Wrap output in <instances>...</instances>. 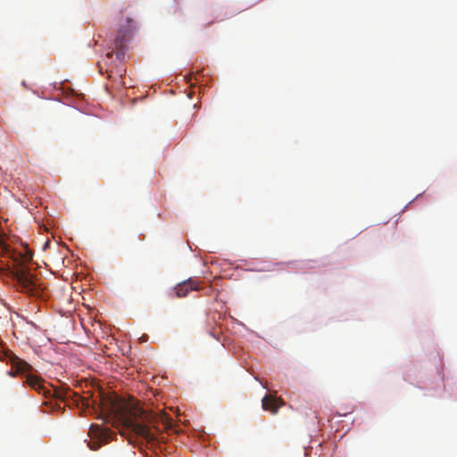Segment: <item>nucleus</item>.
I'll use <instances>...</instances> for the list:
<instances>
[{
	"instance_id": "obj_8",
	"label": "nucleus",
	"mask_w": 457,
	"mask_h": 457,
	"mask_svg": "<svg viewBox=\"0 0 457 457\" xmlns=\"http://www.w3.org/2000/svg\"><path fill=\"white\" fill-rule=\"evenodd\" d=\"M126 37L125 35H119L114 39V47L117 49L116 55L119 59H123L126 54Z\"/></svg>"
},
{
	"instance_id": "obj_10",
	"label": "nucleus",
	"mask_w": 457,
	"mask_h": 457,
	"mask_svg": "<svg viewBox=\"0 0 457 457\" xmlns=\"http://www.w3.org/2000/svg\"><path fill=\"white\" fill-rule=\"evenodd\" d=\"M112 56V53L107 54V57H108V58H111Z\"/></svg>"
},
{
	"instance_id": "obj_5",
	"label": "nucleus",
	"mask_w": 457,
	"mask_h": 457,
	"mask_svg": "<svg viewBox=\"0 0 457 457\" xmlns=\"http://www.w3.org/2000/svg\"><path fill=\"white\" fill-rule=\"evenodd\" d=\"M199 286L197 281L193 279L185 280L174 287V291L178 297H186L189 292L197 291Z\"/></svg>"
},
{
	"instance_id": "obj_7",
	"label": "nucleus",
	"mask_w": 457,
	"mask_h": 457,
	"mask_svg": "<svg viewBox=\"0 0 457 457\" xmlns=\"http://www.w3.org/2000/svg\"><path fill=\"white\" fill-rule=\"evenodd\" d=\"M26 383L29 384V386L38 391L41 392V390H44V383L41 378L36 375V373H26Z\"/></svg>"
},
{
	"instance_id": "obj_4",
	"label": "nucleus",
	"mask_w": 457,
	"mask_h": 457,
	"mask_svg": "<svg viewBox=\"0 0 457 457\" xmlns=\"http://www.w3.org/2000/svg\"><path fill=\"white\" fill-rule=\"evenodd\" d=\"M0 359L10 363L11 371H33L32 367L27 361L21 360L11 351H4L3 357L0 355Z\"/></svg>"
},
{
	"instance_id": "obj_3",
	"label": "nucleus",
	"mask_w": 457,
	"mask_h": 457,
	"mask_svg": "<svg viewBox=\"0 0 457 457\" xmlns=\"http://www.w3.org/2000/svg\"><path fill=\"white\" fill-rule=\"evenodd\" d=\"M108 433V430L102 428L98 425H91L88 433L91 437V441L87 444L89 448L93 451L99 449L101 445L106 442Z\"/></svg>"
},
{
	"instance_id": "obj_6",
	"label": "nucleus",
	"mask_w": 457,
	"mask_h": 457,
	"mask_svg": "<svg viewBox=\"0 0 457 457\" xmlns=\"http://www.w3.org/2000/svg\"><path fill=\"white\" fill-rule=\"evenodd\" d=\"M284 404L285 403L283 400L278 399L270 395H265L262 400V405L263 410L269 411L273 414L277 413L278 409Z\"/></svg>"
},
{
	"instance_id": "obj_2",
	"label": "nucleus",
	"mask_w": 457,
	"mask_h": 457,
	"mask_svg": "<svg viewBox=\"0 0 457 457\" xmlns=\"http://www.w3.org/2000/svg\"><path fill=\"white\" fill-rule=\"evenodd\" d=\"M7 254L13 262L14 267L12 275L16 280L19 289L32 296L39 295L41 288L37 284V278L30 273L27 267L32 261V252L27 246L21 245L18 248L9 250Z\"/></svg>"
},
{
	"instance_id": "obj_9",
	"label": "nucleus",
	"mask_w": 457,
	"mask_h": 457,
	"mask_svg": "<svg viewBox=\"0 0 457 457\" xmlns=\"http://www.w3.org/2000/svg\"><path fill=\"white\" fill-rule=\"evenodd\" d=\"M11 376L12 377H15L18 373H14V372H12V373H9Z\"/></svg>"
},
{
	"instance_id": "obj_1",
	"label": "nucleus",
	"mask_w": 457,
	"mask_h": 457,
	"mask_svg": "<svg viewBox=\"0 0 457 457\" xmlns=\"http://www.w3.org/2000/svg\"><path fill=\"white\" fill-rule=\"evenodd\" d=\"M96 397L99 399L102 411L115 416L127 428L147 442L154 443L157 440L155 434L145 422L148 418L146 412L137 402H126L116 393L104 392L102 389H99Z\"/></svg>"
}]
</instances>
